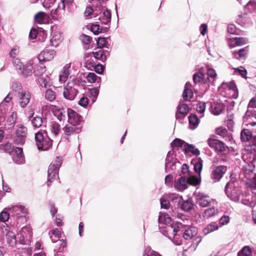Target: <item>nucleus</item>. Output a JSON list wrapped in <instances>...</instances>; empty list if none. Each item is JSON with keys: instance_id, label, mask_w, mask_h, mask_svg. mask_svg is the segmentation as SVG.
<instances>
[{"instance_id": "5", "label": "nucleus", "mask_w": 256, "mask_h": 256, "mask_svg": "<svg viewBox=\"0 0 256 256\" xmlns=\"http://www.w3.org/2000/svg\"><path fill=\"white\" fill-rule=\"evenodd\" d=\"M16 127V136L14 139V143L17 144H23L26 140L27 128L22 124H18Z\"/></svg>"}, {"instance_id": "28", "label": "nucleus", "mask_w": 256, "mask_h": 256, "mask_svg": "<svg viewBox=\"0 0 256 256\" xmlns=\"http://www.w3.org/2000/svg\"><path fill=\"white\" fill-rule=\"evenodd\" d=\"M198 234V228L194 226H190L186 229L183 234L185 240H190L195 236Z\"/></svg>"}, {"instance_id": "52", "label": "nucleus", "mask_w": 256, "mask_h": 256, "mask_svg": "<svg viewBox=\"0 0 256 256\" xmlns=\"http://www.w3.org/2000/svg\"><path fill=\"white\" fill-rule=\"evenodd\" d=\"M56 94L55 92L51 90H46L45 92V98H46L50 101H53L56 99Z\"/></svg>"}, {"instance_id": "4", "label": "nucleus", "mask_w": 256, "mask_h": 256, "mask_svg": "<svg viewBox=\"0 0 256 256\" xmlns=\"http://www.w3.org/2000/svg\"><path fill=\"white\" fill-rule=\"evenodd\" d=\"M62 161L60 158L56 157L54 161L50 165L48 170V186H50V183L58 178V171L62 164Z\"/></svg>"}, {"instance_id": "29", "label": "nucleus", "mask_w": 256, "mask_h": 256, "mask_svg": "<svg viewBox=\"0 0 256 256\" xmlns=\"http://www.w3.org/2000/svg\"><path fill=\"white\" fill-rule=\"evenodd\" d=\"M5 232H6V240L8 244L11 246H14L16 244V236L15 234L10 230H8L5 228Z\"/></svg>"}, {"instance_id": "39", "label": "nucleus", "mask_w": 256, "mask_h": 256, "mask_svg": "<svg viewBox=\"0 0 256 256\" xmlns=\"http://www.w3.org/2000/svg\"><path fill=\"white\" fill-rule=\"evenodd\" d=\"M32 69V64L28 63L27 64L24 66L22 69L20 70L21 74L25 77L30 76Z\"/></svg>"}, {"instance_id": "43", "label": "nucleus", "mask_w": 256, "mask_h": 256, "mask_svg": "<svg viewBox=\"0 0 256 256\" xmlns=\"http://www.w3.org/2000/svg\"><path fill=\"white\" fill-rule=\"evenodd\" d=\"M46 72V68L42 64H40L34 70V74L37 76H41Z\"/></svg>"}, {"instance_id": "26", "label": "nucleus", "mask_w": 256, "mask_h": 256, "mask_svg": "<svg viewBox=\"0 0 256 256\" xmlns=\"http://www.w3.org/2000/svg\"><path fill=\"white\" fill-rule=\"evenodd\" d=\"M224 108L222 104L218 102H214L212 104L210 108V111L214 115H218L222 112Z\"/></svg>"}, {"instance_id": "19", "label": "nucleus", "mask_w": 256, "mask_h": 256, "mask_svg": "<svg viewBox=\"0 0 256 256\" xmlns=\"http://www.w3.org/2000/svg\"><path fill=\"white\" fill-rule=\"evenodd\" d=\"M246 184L252 188L256 189V174L252 170H246Z\"/></svg>"}, {"instance_id": "12", "label": "nucleus", "mask_w": 256, "mask_h": 256, "mask_svg": "<svg viewBox=\"0 0 256 256\" xmlns=\"http://www.w3.org/2000/svg\"><path fill=\"white\" fill-rule=\"evenodd\" d=\"M68 116V122L72 125H78L82 121V118L73 110L68 108L67 110Z\"/></svg>"}, {"instance_id": "38", "label": "nucleus", "mask_w": 256, "mask_h": 256, "mask_svg": "<svg viewBox=\"0 0 256 256\" xmlns=\"http://www.w3.org/2000/svg\"><path fill=\"white\" fill-rule=\"evenodd\" d=\"M218 228V226L216 222H212L207 225L203 230L205 235L208 234L211 232L215 231Z\"/></svg>"}, {"instance_id": "64", "label": "nucleus", "mask_w": 256, "mask_h": 256, "mask_svg": "<svg viewBox=\"0 0 256 256\" xmlns=\"http://www.w3.org/2000/svg\"><path fill=\"white\" fill-rule=\"evenodd\" d=\"M246 200V202H245L244 200H242V202L244 203V204H249L251 206H254L256 202V194L252 196L250 201L249 198Z\"/></svg>"}, {"instance_id": "3", "label": "nucleus", "mask_w": 256, "mask_h": 256, "mask_svg": "<svg viewBox=\"0 0 256 256\" xmlns=\"http://www.w3.org/2000/svg\"><path fill=\"white\" fill-rule=\"evenodd\" d=\"M76 86V79L70 76L68 82L64 88L63 95L64 98L70 100H73L78 92Z\"/></svg>"}, {"instance_id": "31", "label": "nucleus", "mask_w": 256, "mask_h": 256, "mask_svg": "<svg viewBox=\"0 0 256 256\" xmlns=\"http://www.w3.org/2000/svg\"><path fill=\"white\" fill-rule=\"evenodd\" d=\"M242 159L244 161H248V162H252L256 160V151L254 148H251L250 153L246 152L242 156Z\"/></svg>"}, {"instance_id": "14", "label": "nucleus", "mask_w": 256, "mask_h": 256, "mask_svg": "<svg viewBox=\"0 0 256 256\" xmlns=\"http://www.w3.org/2000/svg\"><path fill=\"white\" fill-rule=\"evenodd\" d=\"M226 166H218L214 168L212 172V178L215 182L219 181L226 171Z\"/></svg>"}, {"instance_id": "59", "label": "nucleus", "mask_w": 256, "mask_h": 256, "mask_svg": "<svg viewBox=\"0 0 256 256\" xmlns=\"http://www.w3.org/2000/svg\"><path fill=\"white\" fill-rule=\"evenodd\" d=\"M188 184L196 186L200 183L199 179L196 176H192L187 178Z\"/></svg>"}, {"instance_id": "17", "label": "nucleus", "mask_w": 256, "mask_h": 256, "mask_svg": "<svg viewBox=\"0 0 256 256\" xmlns=\"http://www.w3.org/2000/svg\"><path fill=\"white\" fill-rule=\"evenodd\" d=\"M241 139L242 141L250 142L249 145H256V136H252V132L247 129L243 130L241 132Z\"/></svg>"}, {"instance_id": "33", "label": "nucleus", "mask_w": 256, "mask_h": 256, "mask_svg": "<svg viewBox=\"0 0 256 256\" xmlns=\"http://www.w3.org/2000/svg\"><path fill=\"white\" fill-rule=\"evenodd\" d=\"M22 87L20 82L14 81L12 84V91L10 92L14 94V97L18 93L24 91Z\"/></svg>"}, {"instance_id": "42", "label": "nucleus", "mask_w": 256, "mask_h": 256, "mask_svg": "<svg viewBox=\"0 0 256 256\" xmlns=\"http://www.w3.org/2000/svg\"><path fill=\"white\" fill-rule=\"evenodd\" d=\"M184 150L185 152H190L194 155H198L200 154L199 150L192 144H184Z\"/></svg>"}, {"instance_id": "50", "label": "nucleus", "mask_w": 256, "mask_h": 256, "mask_svg": "<svg viewBox=\"0 0 256 256\" xmlns=\"http://www.w3.org/2000/svg\"><path fill=\"white\" fill-rule=\"evenodd\" d=\"M234 73L236 74L240 75L242 78H246L247 72L246 70L242 66L234 68Z\"/></svg>"}, {"instance_id": "44", "label": "nucleus", "mask_w": 256, "mask_h": 256, "mask_svg": "<svg viewBox=\"0 0 256 256\" xmlns=\"http://www.w3.org/2000/svg\"><path fill=\"white\" fill-rule=\"evenodd\" d=\"M31 122L34 126L40 128L44 122V120L40 116H35L32 119Z\"/></svg>"}, {"instance_id": "56", "label": "nucleus", "mask_w": 256, "mask_h": 256, "mask_svg": "<svg viewBox=\"0 0 256 256\" xmlns=\"http://www.w3.org/2000/svg\"><path fill=\"white\" fill-rule=\"evenodd\" d=\"M206 69H207V74L208 76V79L210 78L212 79V81H214L215 79V78L216 76V73L215 71V70L211 68H210L209 66H206Z\"/></svg>"}, {"instance_id": "6", "label": "nucleus", "mask_w": 256, "mask_h": 256, "mask_svg": "<svg viewBox=\"0 0 256 256\" xmlns=\"http://www.w3.org/2000/svg\"><path fill=\"white\" fill-rule=\"evenodd\" d=\"M14 98H16V100L20 106L24 108H26L30 102L31 98V94L28 90H24L20 93H18Z\"/></svg>"}, {"instance_id": "51", "label": "nucleus", "mask_w": 256, "mask_h": 256, "mask_svg": "<svg viewBox=\"0 0 256 256\" xmlns=\"http://www.w3.org/2000/svg\"><path fill=\"white\" fill-rule=\"evenodd\" d=\"M245 8L250 12H252L256 10V1L254 0H250L245 6Z\"/></svg>"}, {"instance_id": "41", "label": "nucleus", "mask_w": 256, "mask_h": 256, "mask_svg": "<svg viewBox=\"0 0 256 256\" xmlns=\"http://www.w3.org/2000/svg\"><path fill=\"white\" fill-rule=\"evenodd\" d=\"M51 132L54 136H57L60 132V126L59 124L56 122H52L50 126Z\"/></svg>"}, {"instance_id": "55", "label": "nucleus", "mask_w": 256, "mask_h": 256, "mask_svg": "<svg viewBox=\"0 0 256 256\" xmlns=\"http://www.w3.org/2000/svg\"><path fill=\"white\" fill-rule=\"evenodd\" d=\"M186 144L184 140L179 139V138H176L174 139L173 142L171 143V145L172 147H182L183 146V148H184V144Z\"/></svg>"}, {"instance_id": "60", "label": "nucleus", "mask_w": 256, "mask_h": 256, "mask_svg": "<svg viewBox=\"0 0 256 256\" xmlns=\"http://www.w3.org/2000/svg\"><path fill=\"white\" fill-rule=\"evenodd\" d=\"M143 256H161L158 252L152 250L150 248L145 249Z\"/></svg>"}, {"instance_id": "32", "label": "nucleus", "mask_w": 256, "mask_h": 256, "mask_svg": "<svg viewBox=\"0 0 256 256\" xmlns=\"http://www.w3.org/2000/svg\"><path fill=\"white\" fill-rule=\"evenodd\" d=\"M158 222L160 226H164L163 224H165V226L169 225L171 222V218L168 214L160 212L158 216Z\"/></svg>"}, {"instance_id": "49", "label": "nucleus", "mask_w": 256, "mask_h": 256, "mask_svg": "<svg viewBox=\"0 0 256 256\" xmlns=\"http://www.w3.org/2000/svg\"><path fill=\"white\" fill-rule=\"evenodd\" d=\"M194 162V171L200 174L202 168V160L200 158Z\"/></svg>"}, {"instance_id": "16", "label": "nucleus", "mask_w": 256, "mask_h": 256, "mask_svg": "<svg viewBox=\"0 0 256 256\" xmlns=\"http://www.w3.org/2000/svg\"><path fill=\"white\" fill-rule=\"evenodd\" d=\"M62 130L64 132L63 137L68 140V136L80 132L81 131V127L76 126V125H66Z\"/></svg>"}, {"instance_id": "25", "label": "nucleus", "mask_w": 256, "mask_h": 256, "mask_svg": "<svg viewBox=\"0 0 256 256\" xmlns=\"http://www.w3.org/2000/svg\"><path fill=\"white\" fill-rule=\"evenodd\" d=\"M247 42V40L244 38H234L229 40V46L230 48L236 46H242Z\"/></svg>"}, {"instance_id": "27", "label": "nucleus", "mask_w": 256, "mask_h": 256, "mask_svg": "<svg viewBox=\"0 0 256 256\" xmlns=\"http://www.w3.org/2000/svg\"><path fill=\"white\" fill-rule=\"evenodd\" d=\"M73 0H62L61 3L58 4V8L54 10L51 12V16L52 18H56L60 15V10H64L65 8V4H70Z\"/></svg>"}, {"instance_id": "58", "label": "nucleus", "mask_w": 256, "mask_h": 256, "mask_svg": "<svg viewBox=\"0 0 256 256\" xmlns=\"http://www.w3.org/2000/svg\"><path fill=\"white\" fill-rule=\"evenodd\" d=\"M17 118L16 112H14L12 113L10 116L8 118L7 122L10 123V126H13L15 124Z\"/></svg>"}, {"instance_id": "21", "label": "nucleus", "mask_w": 256, "mask_h": 256, "mask_svg": "<svg viewBox=\"0 0 256 256\" xmlns=\"http://www.w3.org/2000/svg\"><path fill=\"white\" fill-rule=\"evenodd\" d=\"M189 108L186 104H180L177 107V112L176 115V118L182 119L188 113Z\"/></svg>"}, {"instance_id": "1", "label": "nucleus", "mask_w": 256, "mask_h": 256, "mask_svg": "<svg viewBox=\"0 0 256 256\" xmlns=\"http://www.w3.org/2000/svg\"><path fill=\"white\" fill-rule=\"evenodd\" d=\"M230 180L225 186V192L231 200L238 202L242 194V190L238 182L235 179L233 174L230 175Z\"/></svg>"}, {"instance_id": "40", "label": "nucleus", "mask_w": 256, "mask_h": 256, "mask_svg": "<svg viewBox=\"0 0 256 256\" xmlns=\"http://www.w3.org/2000/svg\"><path fill=\"white\" fill-rule=\"evenodd\" d=\"M190 128L192 130L196 128L198 125V120L196 114H191L189 118Z\"/></svg>"}, {"instance_id": "7", "label": "nucleus", "mask_w": 256, "mask_h": 256, "mask_svg": "<svg viewBox=\"0 0 256 256\" xmlns=\"http://www.w3.org/2000/svg\"><path fill=\"white\" fill-rule=\"evenodd\" d=\"M208 143L211 148L218 152H224L227 148L222 142L215 139L214 136H212L208 139Z\"/></svg>"}, {"instance_id": "20", "label": "nucleus", "mask_w": 256, "mask_h": 256, "mask_svg": "<svg viewBox=\"0 0 256 256\" xmlns=\"http://www.w3.org/2000/svg\"><path fill=\"white\" fill-rule=\"evenodd\" d=\"M14 153L12 157L14 162L18 164H24L25 162V158L22 149L20 148H16L14 149Z\"/></svg>"}, {"instance_id": "37", "label": "nucleus", "mask_w": 256, "mask_h": 256, "mask_svg": "<svg viewBox=\"0 0 256 256\" xmlns=\"http://www.w3.org/2000/svg\"><path fill=\"white\" fill-rule=\"evenodd\" d=\"M100 20L105 24H107L110 22L111 12L110 10L108 9L104 10L102 12V17L100 18Z\"/></svg>"}, {"instance_id": "47", "label": "nucleus", "mask_w": 256, "mask_h": 256, "mask_svg": "<svg viewBox=\"0 0 256 256\" xmlns=\"http://www.w3.org/2000/svg\"><path fill=\"white\" fill-rule=\"evenodd\" d=\"M193 96V92L192 90L188 88H184L183 94H182V97L185 100H190Z\"/></svg>"}, {"instance_id": "45", "label": "nucleus", "mask_w": 256, "mask_h": 256, "mask_svg": "<svg viewBox=\"0 0 256 256\" xmlns=\"http://www.w3.org/2000/svg\"><path fill=\"white\" fill-rule=\"evenodd\" d=\"M238 256H252V250L248 246H244L238 254Z\"/></svg>"}, {"instance_id": "63", "label": "nucleus", "mask_w": 256, "mask_h": 256, "mask_svg": "<svg viewBox=\"0 0 256 256\" xmlns=\"http://www.w3.org/2000/svg\"><path fill=\"white\" fill-rule=\"evenodd\" d=\"M12 63L14 66L16 68L19 70H21L22 69V66H24L22 63L18 58H14L12 60Z\"/></svg>"}, {"instance_id": "36", "label": "nucleus", "mask_w": 256, "mask_h": 256, "mask_svg": "<svg viewBox=\"0 0 256 256\" xmlns=\"http://www.w3.org/2000/svg\"><path fill=\"white\" fill-rule=\"evenodd\" d=\"M34 20L38 24H42L48 20V15L44 12H40L34 16Z\"/></svg>"}, {"instance_id": "10", "label": "nucleus", "mask_w": 256, "mask_h": 256, "mask_svg": "<svg viewBox=\"0 0 256 256\" xmlns=\"http://www.w3.org/2000/svg\"><path fill=\"white\" fill-rule=\"evenodd\" d=\"M20 241L22 244L26 243L29 240L32 236V232L29 226L23 227L18 234Z\"/></svg>"}, {"instance_id": "9", "label": "nucleus", "mask_w": 256, "mask_h": 256, "mask_svg": "<svg viewBox=\"0 0 256 256\" xmlns=\"http://www.w3.org/2000/svg\"><path fill=\"white\" fill-rule=\"evenodd\" d=\"M223 86L225 88L226 94H228V97L234 99L238 97V90L236 84L234 82H230L228 84H223Z\"/></svg>"}, {"instance_id": "8", "label": "nucleus", "mask_w": 256, "mask_h": 256, "mask_svg": "<svg viewBox=\"0 0 256 256\" xmlns=\"http://www.w3.org/2000/svg\"><path fill=\"white\" fill-rule=\"evenodd\" d=\"M160 232L170 239H172L174 234L179 230L176 225L169 224L164 226H160Z\"/></svg>"}, {"instance_id": "22", "label": "nucleus", "mask_w": 256, "mask_h": 256, "mask_svg": "<svg viewBox=\"0 0 256 256\" xmlns=\"http://www.w3.org/2000/svg\"><path fill=\"white\" fill-rule=\"evenodd\" d=\"M174 167H175V160L173 152L170 151L168 152L166 159L165 168L167 171L174 170Z\"/></svg>"}, {"instance_id": "61", "label": "nucleus", "mask_w": 256, "mask_h": 256, "mask_svg": "<svg viewBox=\"0 0 256 256\" xmlns=\"http://www.w3.org/2000/svg\"><path fill=\"white\" fill-rule=\"evenodd\" d=\"M204 76L202 72H196L193 76V80L195 83L199 82L203 80Z\"/></svg>"}, {"instance_id": "53", "label": "nucleus", "mask_w": 256, "mask_h": 256, "mask_svg": "<svg viewBox=\"0 0 256 256\" xmlns=\"http://www.w3.org/2000/svg\"><path fill=\"white\" fill-rule=\"evenodd\" d=\"M194 204L191 202L186 200L182 203L181 208L184 210L188 212L192 208Z\"/></svg>"}, {"instance_id": "18", "label": "nucleus", "mask_w": 256, "mask_h": 256, "mask_svg": "<svg viewBox=\"0 0 256 256\" xmlns=\"http://www.w3.org/2000/svg\"><path fill=\"white\" fill-rule=\"evenodd\" d=\"M56 55L54 50H46L38 55V58L40 62L49 61L54 58Z\"/></svg>"}, {"instance_id": "11", "label": "nucleus", "mask_w": 256, "mask_h": 256, "mask_svg": "<svg viewBox=\"0 0 256 256\" xmlns=\"http://www.w3.org/2000/svg\"><path fill=\"white\" fill-rule=\"evenodd\" d=\"M244 122L246 126H254L256 125V110L248 108V110L244 116Z\"/></svg>"}, {"instance_id": "13", "label": "nucleus", "mask_w": 256, "mask_h": 256, "mask_svg": "<svg viewBox=\"0 0 256 256\" xmlns=\"http://www.w3.org/2000/svg\"><path fill=\"white\" fill-rule=\"evenodd\" d=\"M6 210H8L12 216H20L26 214L28 212L24 206L21 204L12 206L6 208Z\"/></svg>"}, {"instance_id": "24", "label": "nucleus", "mask_w": 256, "mask_h": 256, "mask_svg": "<svg viewBox=\"0 0 256 256\" xmlns=\"http://www.w3.org/2000/svg\"><path fill=\"white\" fill-rule=\"evenodd\" d=\"M70 63L66 64L62 69V70L59 75V82L61 83H64L67 80L70 74Z\"/></svg>"}, {"instance_id": "34", "label": "nucleus", "mask_w": 256, "mask_h": 256, "mask_svg": "<svg viewBox=\"0 0 256 256\" xmlns=\"http://www.w3.org/2000/svg\"><path fill=\"white\" fill-rule=\"evenodd\" d=\"M248 52V46L239 50L238 51L232 52L233 56L236 59L244 58Z\"/></svg>"}, {"instance_id": "46", "label": "nucleus", "mask_w": 256, "mask_h": 256, "mask_svg": "<svg viewBox=\"0 0 256 256\" xmlns=\"http://www.w3.org/2000/svg\"><path fill=\"white\" fill-rule=\"evenodd\" d=\"M88 82L90 83H94L96 82H100V78H98L97 76L94 72H90L86 77Z\"/></svg>"}, {"instance_id": "15", "label": "nucleus", "mask_w": 256, "mask_h": 256, "mask_svg": "<svg viewBox=\"0 0 256 256\" xmlns=\"http://www.w3.org/2000/svg\"><path fill=\"white\" fill-rule=\"evenodd\" d=\"M196 202L201 207H206L210 204L211 199L206 194L198 192L196 194Z\"/></svg>"}, {"instance_id": "23", "label": "nucleus", "mask_w": 256, "mask_h": 256, "mask_svg": "<svg viewBox=\"0 0 256 256\" xmlns=\"http://www.w3.org/2000/svg\"><path fill=\"white\" fill-rule=\"evenodd\" d=\"M52 37L50 40V44L54 46H57L62 40V33L58 31H53Z\"/></svg>"}, {"instance_id": "30", "label": "nucleus", "mask_w": 256, "mask_h": 256, "mask_svg": "<svg viewBox=\"0 0 256 256\" xmlns=\"http://www.w3.org/2000/svg\"><path fill=\"white\" fill-rule=\"evenodd\" d=\"M188 182L187 178L182 176L178 178L175 184V187L180 191H182L186 188Z\"/></svg>"}, {"instance_id": "54", "label": "nucleus", "mask_w": 256, "mask_h": 256, "mask_svg": "<svg viewBox=\"0 0 256 256\" xmlns=\"http://www.w3.org/2000/svg\"><path fill=\"white\" fill-rule=\"evenodd\" d=\"M218 212V210L217 209L215 208L214 207L206 209L204 211L205 216L210 218L212 217L215 214H216Z\"/></svg>"}, {"instance_id": "35", "label": "nucleus", "mask_w": 256, "mask_h": 256, "mask_svg": "<svg viewBox=\"0 0 256 256\" xmlns=\"http://www.w3.org/2000/svg\"><path fill=\"white\" fill-rule=\"evenodd\" d=\"M216 132L217 134L225 138L226 140L230 141L232 139V137L228 135L226 128H224L220 127L217 128L216 130Z\"/></svg>"}, {"instance_id": "57", "label": "nucleus", "mask_w": 256, "mask_h": 256, "mask_svg": "<svg viewBox=\"0 0 256 256\" xmlns=\"http://www.w3.org/2000/svg\"><path fill=\"white\" fill-rule=\"evenodd\" d=\"M10 214L9 212L5 208L0 214V220L3 222L7 221L9 218Z\"/></svg>"}, {"instance_id": "62", "label": "nucleus", "mask_w": 256, "mask_h": 256, "mask_svg": "<svg viewBox=\"0 0 256 256\" xmlns=\"http://www.w3.org/2000/svg\"><path fill=\"white\" fill-rule=\"evenodd\" d=\"M49 82L48 78L40 77L38 78V82L42 87L46 88Z\"/></svg>"}, {"instance_id": "2", "label": "nucleus", "mask_w": 256, "mask_h": 256, "mask_svg": "<svg viewBox=\"0 0 256 256\" xmlns=\"http://www.w3.org/2000/svg\"><path fill=\"white\" fill-rule=\"evenodd\" d=\"M35 140L38 150H47L52 146V140L45 132H36L35 134Z\"/></svg>"}, {"instance_id": "48", "label": "nucleus", "mask_w": 256, "mask_h": 256, "mask_svg": "<svg viewBox=\"0 0 256 256\" xmlns=\"http://www.w3.org/2000/svg\"><path fill=\"white\" fill-rule=\"evenodd\" d=\"M94 56L98 59L104 61L106 60V56L104 54V51L102 50H99L96 52H92Z\"/></svg>"}]
</instances>
